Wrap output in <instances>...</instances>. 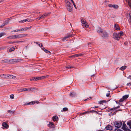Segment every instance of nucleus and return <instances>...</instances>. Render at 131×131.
I'll list each match as a JSON object with an SVG mask.
<instances>
[{
	"label": "nucleus",
	"instance_id": "nucleus-1",
	"mask_svg": "<svg viewBox=\"0 0 131 131\" xmlns=\"http://www.w3.org/2000/svg\"><path fill=\"white\" fill-rule=\"evenodd\" d=\"M25 35L24 34H19L17 35H13L9 37V38L14 39H18L24 37Z\"/></svg>",
	"mask_w": 131,
	"mask_h": 131
},
{
	"label": "nucleus",
	"instance_id": "nucleus-2",
	"mask_svg": "<svg viewBox=\"0 0 131 131\" xmlns=\"http://www.w3.org/2000/svg\"><path fill=\"white\" fill-rule=\"evenodd\" d=\"M66 4L65 6H66L68 10L70 12H72L73 11V5L72 4L70 3L68 1H66Z\"/></svg>",
	"mask_w": 131,
	"mask_h": 131
},
{
	"label": "nucleus",
	"instance_id": "nucleus-3",
	"mask_svg": "<svg viewBox=\"0 0 131 131\" xmlns=\"http://www.w3.org/2000/svg\"><path fill=\"white\" fill-rule=\"evenodd\" d=\"M81 22L82 23V26L83 28H84L85 27L87 28L89 27V25H88L87 22L84 19H81Z\"/></svg>",
	"mask_w": 131,
	"mask_h": 131
},
{
	"label": "nucleus",
	"instance_id": "nucleus-4",
	"mask_svg": "<svg viewBox=\"0 0 131 131\" xmlns=\"http://www.w3.org/2000/svg\"><path fill=\"white\" fill-rule=\"evenodd\" d=\"M114 124L115 127L119 128L121 126L122 123L121 122H115Z\"/></svg>",
	"mask_w": 131,
	"mask_h": 131
},
{
	"label": "nucleus",
	"instance_id": "nucleus-5",
	"mask_svg": "<svg viewBox=\"0 0 131 131\" xmlns=\"http://www.w3.org/2000/svg\"><path fill=\"white\" fill-rule=\"evenodd\" d=\"M113 38L116 40H119L120 39V36L117 33H115L113 34Z\"/></svg>",
	"mask_w": 131,
	"mask_h": 131
},
{
	"label": "nucleus",
	"instance_id": "nucleus-6",
	"mask_svg": "<svg viewBox=\"0 0 131 131\" xmlns=\"http://www.w3.org/2000/svg\"><path fill=\"white\" fill-rule=\"evenodd\" d=\"M73 36L72 34H70L68 35L67 36L63 38L62 39V40L63 41H64L65 40H68V39L70 37Z\"/></svg>",
	"mask_w": 131,
	"mask_h": 131
},
{
	"label": "nucleus",
	"instance_id": "nucleus-7",
	"mask_svg": "<svg viewBox=\"0 0 131 131\" xmlns=\"http://www.w3.org/2000/svg\"><path fill=\"white\" fill-rule=\"evenodd\" d=\"M108 6L110 7H112L114 9H117L118 7V6L117 5H112L111 4H109Z\"/></svg>",
	"mask_w": 131,
	"mask_h": 131
},
{
	"label": "nucleus",
	"instance_id": "nucleus-8",
	"mask_svg": "<svg viewBox=\"0 0 131 131\" xmlns=\"http://www.w3.org/2000/svg\"><path fill=\"white\" fill-rule=\"evenodd\" d=\"M33 89L31 88H24L21 90V91H28L33 90Z\"/></svg>",
	"mask_w": 131,
	"mask_h": 131
},
{
	"label": "nucleus",
	"instance_id": "nucleus-9",
	"mask_svg": "<svg viewBox=\"0 0 131 131\" xmlns=\"http://www.w3.org/2000/svg\"><path fill=\"white\" fill-rule=\"evenodd\" d=\"M103 35L102 36L104 38H107L108 36V35L105 31H103L102 32Z\"/></svg>",
	"mask_w": 131,
	"mask_h": 131
},
{
	"label": "nucleus",
	"instance_id": "nucleus-10",
	"mask_svg": "<svg viewBox=\"0 0 131 131\" xmlns=\"http://www.w3.org/2000/svg\"><path fill=\"white\" fill-rule=\"evenodd\" d=\"M105 129L111 131L112 130L113 127L110 125H108L106 127Z\"/></svg>",
	"mask_w": 131,
	"mask_h": 131
},
{
	"label": "nucleus",
	"instance_id": "nucleus-11",
	"mask_svg": "<svg viewBox=\"0 0 131 131\" xmlns=\"http://www.w3.org/2000/svg\"><path fill=\"white\" fill-rule=\"evenodd\" d=\"M32 27V26H31L28 27H26L24 28H22V31H26L28 30H29Z\"/></svg>",
	"mask_w": 131,
	"mask_h": 131
},
{
	"label": "nucleus",
	"instance_id": "nucleus-12",
	"mask_svg": "<svg viewBox=\"0 0 131 131\" xmlns=\"http://www.w3.org/2000/svg\"><path fill=\"white\" fill-rule=\"evenodd\" d=\"M48 125L50 128H54V125L53 123H50Z\"/></svg>",
	"mask_w": 131,
	"mask_h": 131
},
{
	"label": "nucleus",
	"instance_id": "nucleus-13",
	"mask_svg": "<svg viewBox=\"0 0 131 131\" xmlns=\"http://www.w3.org/2000/svg\"><path fill=\"white\" fill-rule=\"evenodd\" d=\"M114 28L116 30H120V28L118 26L117 24H115L114 25Z\"/></svg>",
	"mask_w": 131,
	"mask_h": 131
},
{
	"label": "nucleus",
	"instance_id": "nucleus-14",
	"mask_svg": "<svg viewBox=\"0 0 131 131\" xmlns=\"http://www.w3.org/2000/svg\"><path fill=\"white\" fill-rule=\"evenodd\" d=\"M52 119L55 122L56 121H57L58 119V117L56 116H54L53 117Z\"/></svg>",
	"mask_w": 131,
	"mask_h": 131
},
{
	"label": "nucleus",
	"instance_id": "nucleus-15",
	"mask_svg": "<svg viewBox=\"0 0 131 131\" xmlns=\"http://www.w3.org/2000/svg\"><path fill=\"white\" fill-rule=\"evenodd\" d=\"M103 31L102 30L100 27L98 28L97 30V32L98 33H102Z\"/></svg>",
	"mask_w": 131,
	"mask_h": 131
},
{
	"label": "nucleus",
	"instance_id": "nucleus-16",
	"mask_svg": "<svg viewBox=\"0 0 131 131\" xmlns=\"http://www.w3.org/2000/svg\"><path fill=\"white\" fill-rule=\"evenodd\" d=\"M8 22L7 21H5L4 22V23L1 26H0V28H2L3 26H5V25L7 24Z\"/></svg>",
	"mask_w": 131,
	"mask_h": 131
},
{
	"label": "nucleus",
	"instance_id": "nucleus-17",
	"mask_svg": "<svg viewBox=\"0 0 131 131\" xmlns=\"http://www.w3.org/2000/svg\"><path fill=\"white\" fill-rule=\"evenodd\" d=\"M8 77L7 74H3L1 75V77L3 78H6Z\"/></svg>",
	"mask_w": 131,
	"mask_h": 131
},
{
	"label": "nucleus",
	"instance_id": "nucleus-18",
	"mask_svg": "<svg viewBox=\"0 0 131 131\" xmlns=\"http://www.w3.org/2000/svg\"><path fill=\"white\" fill-rule=\"evenodd\" d=\"M76 95V94L74 92H71L70 94V96H71V97H74Z\"/></svg>",
	"mask_w": 131,
	"mask_h": 131
},
{
	"label": "nucleus",
	"instance_id": "nucleus-19",
	"mask_svg": "<svg viewBox=\"0 0 131 131\" xmlns=\"http://www.w3.org/2000/svg\"><path fill=\"white\" fill-rule=\"evenodd\" d=\"M49 77V76L48 75H47L46 76H42L41 77H39V80H42L43 79L45 78H48Z\"/></svg>",
	"mask_w": 131,
	"mask_h": 131
},
{
	"label": "nucleus",
	"instance_id": "nucleus-20",
	"mask_svg": "<svg viewBox=\"0 0 131 131\" xmlns=\"http://www.w3.org/2000/svg\"><path fill=\"white\" fill-rule=\"evenodd\" d=\"M17 62V61L16 59H10L9 60V62L10 63H14Z\"/></svg>",
	"mask_w": 131,
	"mask_h": 131
},
{
	"label": "nucleus",
	"instance_id": "nucleus-21",
	"mask_svg": "<svg viewBox=\"0 0 131 131\" xmlns=\"http://www.w3.org/2000/svg\"><path fill=\"white\" fill-rule=\"evenodd\" d=\"M2 125L3 127L6 128H7L8 127V125L5 122L3 123Z\"/></svg>",
	"mask_w": 131,
	"mask_h": 131
},
{
	"label": "nucleus",
	"instance_id": "nucleus-22",
	"mask_svg": "<svg viewBox=\"0 0 131 131\" xmlns=\"http://www.w3.org/2000/svg\"><path fill=\"white\" fill-rule=\"evenodd\" d=\"M127 128V127L126 125L124 123H123L122 129L123 130H124L125 129H126V128Z\"/></svg>",
	"mask_w": 131,
	"mask_h": 131
},
{
	"label": "nucleus",
	"instance_id": "nucleus-23",
	"mask_svg": "<svg viewBox=\"0 0 131 131\" xmlns=\"http://www.w3.org/2000/svg\"><path fill=\"white\" fill-rule=\"evenodd\" d=\"M126 68L127 66H123L120 68V70L123 71L126 69Z\"/></svg>",
	"mask_w": 131,
	"mask_h": 131
},
{
	"label": "nucleus",
	"instance_id": "nucleus-24",
	"mask_svg": "<svg viewBox=\"0 0 131 131\" xmlns=\"http://www.w3.org/2000/svg\"><path fill=\"white\" fill-rule=\"evenodd\" d=\"M37 102V101H34L31 102L27 104V105H30L32 104H33L35 103H36Z\"/></svg>",
	"mask_w": 131,
	"mask_h": 131
},
{
	"label": "nucleus",
	"instance_id": "nucleus-25",
	"mask_svg": "<svg viewBox=\"0 0 131 131\" xmlns=\"http://www.w3.org/2000/svg\"><path fill=\"white\" fill-rule=\"evenodd\" d=\"M14 112V111H11L9 110V115L10 114L9 116H11L12 114H13Z\"/></svg>",
	"mask_w": 131,
	"mask_h": 131
},
{
	"label": "nucleus",
	"instance_id": "nucleus-26",
	"mask_svg": "<svg viewBox=\"0 0 131 131\" xmlns=\"http://www.w3.org/2000/svg\"><path fill=\"white\" fill-rule=\"evenodd\" d=\"M91 112H92V111H89L85 112H84L83 113H80V115H83V114H86V113L89 114L90 113H91Z\"/></svg>",
	"mask_w": 131,
	"mask_h": 131
},
{
	"label": "nucleus",
	"instance_id": "nucleus-27",
	"mask_svg": "<svg viewBox=\"0 0 131 131\" xmlns=\"http://www.w3.org/2000/svg\"><path fill=\"white\" fill-rule=\"evenodd\" d=\"M128 95H125L123 96L122 97V98L124 99V100H125V99H127L128 97Z\"/></svg>",
	"mask_w": 131,
	"mask_h": 131
},
{
	"label": "nucleus",
	"instance_id": "nucleus-28",
	"mask_svg": "<svg viewBox=\"0 0 131 131\" xmlns=\"http://www.w3.org/2000/svg\"><path fill=\"white\" fill-rule=\"evenodd\" d=\"M23 42V41H13V42L9 41V43H16L18 42Z\"/></svg>",
	"mask_w": 131,
	"mask_h": 131
},
{
	"label": "nucleus",
	"instance_id": "nucleus-29",
	"mask_svg": "<svg viewBox=\"0 0 131 131\" xmlns=\"http://www.w3.org/2000/svg\"><path fill=\"white\" fill-rule=\"evenodd\" d=\"M15 48L14 47H12L11 48H10V49L9 50V52H12L15 50Z\"/></svg>",
	"mask_w": 131,
	"mask_h": 131
},
{
	"label": "nucleus",
	"instance_id": "nucleus-30",
	"mask_svg": "<svg viewBox=\"0 0 131 131\" xmlns=\"http://www.w3.org/2000/svg\"><path fill=\"white\" fill-rule=\"evenodd\" d=\"M106 101L103 100H102V101H100L99 102V103L100 104H102V103H106Z\"/></svg>",
	"mask_w": 131,
	"mask_h": 131
},
{
	"label": "nucleus",
	"instance_id": "nucleus-31",
	"mask_svg": "<svg viewBox=\"0 0 131 131\" xmlns=\"http://www.w3.org/2000/svg\"><path fill=\"white\" fill-rule=\"evenodd\" d=\"M15 78L16 77L13 76V75H9V78L10 79H15Z\"/></svg>",
	"mask_w": 131,
	"mask_h": 131
},
{
	"label": "nucleus",
	"instance_id": "nucleus-32",
	"mask_svg": "<svg viewBox=\"0 0 131 131\" xmlns=\"http://www.w3.org/2000/svg\"><path fill=\"white\" fill-rule=\"evenodd\" d=\"M42 50L46 52V53H48V52H50L49 51H48L45 48H43L42 49Z\"/></svg>",
	"mask_w": 131,
	"mask_h": 131
},
{
	"label": "nucleus",
	"instance_id": "nucleus-33",
	"mask_svg": "<svg viewBox=\"0 0 131 131\" xmlns=\"http://www.w3.org/2000/svg\"><path fill=\"white\" fill-rule=\"evenodd\" d=\"M28 21V22L29 21H28V20L27 19H25L24 20H21V21H19V23H24V22H26L27 21Z\"/></svg>",
	"mask_w": 131,
	"mask_h": 131
},
{
	"label": "nucleus",
	"instance_id": "nucleus-34",
	"mask_svg": "<svg viewBox=\"0 0 131 131\" xmlns=\"http://www.w3.org/2000/svg\"><path fill=\"white\" fill-rule=\"evenodd\" d=\"M78 54H75L74 55L72 56H71V57H72V58H75L76 57H78Z\"/></svg>",
	"mask_w": 131,
	"mask_h": 131
},
{
	"label": "nucleus",
	"instance_id": "nucleus-35",
	"mask_svg": "<svg viewBox=\"0 0 131 131\" xmlns=\"http://www.w3.org/2000/svg\"><path fill=\"white\" fill-rule=\"evenodd\" d=\"M14 95L12 94L10 95V97L11 99H14Z\"/></svg>",
	"mask_w": 131,
	"mask_h": 131
},
{
	"label": "nucleus",
	"instance_id": "nucleus-36",
	"mask_svg": "<svg viewBox=\"0 0 131 131\" xmlns=\"http://www.w3.org/2000/svg\"><path fill=\"white\" fill-rule=\"evenodd\" d=\"M127 124L129 125V127L131 126V121H128L127 122Z\"/></svg>",
	"mask_w": 131,
	"mask_h": 131
},
{
	"label": "nucleus",
	"instance_id": "nucleus-37",
	"mask_svg": "<svg viewBox=\"0 0 131 131\" xmlns=\"http://www.w3.org/2000/svg\"><path fill=\"white\" fill-rule=\"evenodd\" d=\"M5 35V34L4 32H1L0 33V38L4 36Z\"/></svg>",
	"mask_w": 131,
	"mask_h": 131
},
{
	"label": "nucleus",
	"instance_id": "nucleus-38",
	"mask_svg": "<svg viewBox=\"0 0 131 131\" xmlns=\"http://www.w3.org/2000/svg\"><path fill=\"white\" fill-rule=\"evenodd\" d=\"M118 34L119 35V36H120V37H121V36L123 34V32L121 31L120 33H118Z\"/></svg>",
	"mask_w": 131,
	"mask_h": 131
},
{
	"label": "nucleus",
	"instance_id": "nucleus-39",
	"mask_svg": "<svg viewBox=\"0 0 131 131\" xmlns=\"http://www.w3.org/2000/svg\"><path fill=\"white\" fill-rule=\"evenodd\" d=\"M68 108L67 107L63 108V110L64 111H67L68 110Z\"/></svg>",
	"mask_w": 131,
	"mask_h": 131
},
{
	"label": "nucleus",
	"instance_id": "nucleus-40",
	"mask_svg": "<svg viewBox=\"0 0 131 131\" xmlns=\"http://www.w3.org/2000/svg\"><path fill=\"white\" fill-rule=\"evenodd\" d=\"M108 93H107L106 94V96L107 97L109 96H110V91H108Z\"/></svg>",
	"mask_w": 131,
	"mask_h": 131
},
{
	"label": "nucleus",
	"instance_id": "nucleus-41",
	"mask_svg": "<svg viewBox=\"0 0 131 131\" xmlns=\"http://www.w3.org/2000/svg\"><path fill=\"white\" fill-rule=\"evenodd\" d=\"M49 14V13H45L43 15L44 17H45V18L48 16Z\"/></svg>",
	"mask_w": 131,
	"mask_h": 131
},
{
	"label": "nucleus",
	"instance_id": "nucleus-42",
	"mask_svg": "<svg viewBox=\"0 0 131 131\" xmlns=\"http://www.w3.org/2000/svg\"><path fill=\"white\" fill-rule=\"evenodd\" d=\"M124 100L123 99V98L122 97V98H121L119 100V102H123L124 101Z\"/></svg>",
	"mask_w": 131,
	"mask_h": 131
},
{
	"label": "nucleus",
	"instance_id": "nucleus-43",
	"mask_svg": "<svg viewBox=\"0 0 131 131\" xmlns=\"http://www.w3.org/2000/svg\"><path fill=\"white\" fill-rule=\"evenodd\" d=\"M73 68V67H72V66H68L67 67H66V68H68V69H70V68Z\"/></svg>",
	"mask_w": 131,
	"mask_h": 131
},
{
	"label": "nucleus",
	"instance_id": "nucleus-44",
	"mask_svg": "<svg viewBox=\"0 0 131 131\" xmlns=\"http://www.w3.org/2000/svg\"><path fill=\"white\" fill-rule=\"evenodd\" d=\"M35 77L32 78L31 79H30L31 81H35Z\"/></svg>",
	"mask_w": 131,
	"mask_h": 131
},
{
	"label": "nucleus",
	"instance_id": "nucleus-45",
	"mask_svg": "<svg viewBox=\"0 0 131 131\" xmlns=\"http://www.w3.org/2000/svg\"><path fill=\"white\" fill-rule=\"evenodd\" d=\"M35 81H36L38 80H39V77H35Z\"/></svg>",
	"mask_w": 131,
	"mask_h": 131
},
{
	"label": "nucleus",
	"instance_id": "nucleus-46",
	"mask_svg": "<svg viewBox=\"0 0 131 131\" xmlns=\"http://www.w3.org/2000/svg\"><path fill=\"white\" fill-rule=\"evenodd\" d=\"M114 110V108H111V109H110L109 110H108V112H110L111 111H112V110Z\"/></svg>",
	"mask_w": 131,
	"mask_h": 131
},
{
	"label": "nucleus",
	"instance_id": "nucleus-47",
	"mask_svg": "<svg viewBox=\"0 0 131 131\" xmlns=\"http://www.w3.org/2000/svg\"><path fill=\"white\" fill-rule=\"evenodd\" d=\"M114 130L115 131H121V130L118 128L115 129Z\"/></svg>",
	"mask_w": 131,
	"mask_h": 131
},
{
	"label": "nucleus",
	"instance_id": "nucleus-48",
	"mask_svg": "<svg viewBox=\"0 0 131 131\" xmlns=\"http://www.w3.org/2000/svg\"><path fill=\"white\" fill-rule=\"evenodd\" d=\"M125 131H131L129 129H128L127 128H126V129L124 130Z\"/></svg>",
	"mask_w": 131,
	"mask_h": 131
},
{
	"label": "nucleus",
	"instance_id": "nucleus-49",
	"mask_svg": "<svg viewBox=\"0 0 131 131\" xmlns=\"http://www.w3.org/2000/svg\"><path fill=\"white\" fill-rule=\"evenodd\" d=\"M127 86H130L131 85V83L130 82L128 83L127 84Z\"/></svg>",
	"mask_w": 131,
	"mask_h": 131
},
{
	"label": "nucleus",
	"instance_id": "nucleus-50",
	"mask_svg": "<svg viewBox=\"0 0 131 131\" xmlns=\"http://www.w3.org/2000/svg\"><path fill=\"white\" fill-rule=\"evenodd\" d=\"M17 31H18V32L22 31V28L19 29L18 30H17Z\"/></svg>",
	"mask_w": 131,
	"mask_h": 131
},
{
	"label": "nucleus",
	"instance_id": "nucleus-51",
	"mask_svg": "<svg viewBox=\"0 0 131 131\" xmlns=\"http://www.w3.org/2000/svg\"><path fill=\"white\" fill-rule=\"evenodd\" d=\"M38 45L40 47H42L43 46L42 45V43H40L39 44H38Z\"/></svg>",
	"mask_w": 131,
	"mask_h": 131
},
{
	"label": "nucleus",
	"instance_id": "nucleus-52",
	"mask_svg": "<svg viewBox=\"0 0 131 131\" xmlns=\"http://www.w3.org/2000/svg\"><path fill=\"white\" fill-rule=\"evenodd\" d=\"M44 18H45V17L43 15L40 17V18H41V19Z\"/></svg>",
	"mask_w": 131,
	"mask_h": 131
},
{
	"label": "nucleus",
	"instance_id": "nucleus-53",
	"mask_svg": "<svg viewBox=\"0 0 131 131\" xmlns=\"http://www.w3.org/2000/svg\"><path fill=\"white\" fill-rule=\"evenodd\" d=\"M78 54V57L80 56H81L82 55V54L81 53Z\"/></svg>",
	"mask_w": 131,
	"mask_h": 131
},
{
	"label": "nucleus",
	"instance_id": "nucleus-54",
	"mask_svg": "<svg viewBox=\"0 0 131 131\" xmlns=\"http://www.w3.org/2000/svg\"><path fill=\"white\" fill-rule=\"evenodd\" d=\"M12 32H18L17 30H14Z\"/></svg>",
	"mask_w": 131,
	"mask_h": 131
},
{
	"label": "nucleus",
	"instance_id": "nucleus-55",
	"mask_svg": "<svg viewBox=\"0 0 131 131\" xmlns=\"http://www.w3.org/2000/svg\"><path fill=\"white\" fill-rule=\"evenodd\" d=\"M89 98H90V99H91V97H89V98H88L87 99H85V100H84V101H86L89 100Z\"/></svg>",
	"mask_w": 131,
	"mask_h": 131
},
{
	"label": "nucleus",
	"instance_id": "nucleus-56",
	"mask_svg": "<svg viewBox=\"0 0 131 131\" xmlns=\"http://www.w3.org/2000/svg\"><path fill=\"white\" fill-rule=\"evenodd\" d=\"M98 106H94V107H93L94 108H98Z\"/></svg>",
	"mask_w": 131,
	"mask_h": 131
},
{
	"label": "nucleus",
	"instance_id": "nucleus-57",
	"mask_svg": "<svg viewBox=\"0 0 131 131\" xmlns=\"http://www.w3.org/2000/svg\"><path fill=\"white\" fill-rule=\"evenodd\" d=\"M5 0H0V3L3 2Z\"/></svg>",
	"mask_w": 131,
	"mask_h": 131
},
{
	"label": "nucleus",
	"instance_id": "nucleus-58",
	"mask_svg": "<svg viewBox=\"0 0 131 131\" xmlns=\"http://www.w3.org/2000/svg\"><path fill=\"white\" fill-rule=\"evenodd\" d=\"M1 50H4V49L2 47H0V51Z\"/></svg>",
	"mask_w": 131,
	"mask_h": 131
},
{
	"label": "nucleus",
	"instance_id": "nucleus-59",
	"mask_svg": "<svg viewBox=\"0 0 131 131\" xmlns=\"http://www.w3.org/2000/svg\"><path fill=\"white\" fill-rule=\"evenodd\" d=\"M128 5H129V6H130L131 5V4L130 2H128Z\"/></svg>",
	"mask_w": 131,
	"mask_h": 131
},
{
	"label": "nucleus",
	"instance_id": "nucleus-60",
	"mask_svg": "<svg viewBox=\"0 0 131 131\" xmlns=\"http://www.w3.org/2000/svg\"><path fill=\"white\" fill-rule=\"evenodd\" d=\"M91 111H92L91 112H97L96 111H94L93 110H92Z\"/></svg>",
	"mask_w": 131,
	"mask_h": 131
},
{
	"label": "nucleus",
	"instance_id": "nucleus-61",
	"mask_svg": "<svg viewBox=\"0 0 131 131\" xmlns=\"http://www.w3.org/2000/svg\"><path fill=\"white\" fill-rule=\"evenodd\" d=\"M74 7L76 8V9H77V7H76V5H74Z\"/></svg>",
	"mask_w": 131,
	"mask_h": 131
},
{
	"label": "nucleus",
	"instance_id": "nucleus-62",
	"mask_svg": "<svg viewBox=\"0 0 131 131\" xmlns=\"http://www.w3.org/2000/svg\"><path fill=\"white\" fill-rule=\"evenodd\" d=\"M72 3L73 5H75V3L73 1H72Z\"/></svg>",
	"mask_w": 131,
	"mask_h": 131
},
{
	"label": "nucleus",
	"instance_id": "nucleus-63",
	"mask_svg": "<svg viewBox=\"0 0 131 131\" xmlns=\"http://www.w3.org/2000/svg\"><path fill=\"white\" fill-rule=\"evenodd\" d=\"M72 3L73 5H75V3L73 1H72Z\"/></svg>",
	"mask_w": 131,
	"mask_h": 131
},
{
	"label": "nucleus",
	"instance_id": "nucleus-64",
	"mask_svg": "<svg viewBox=\"0 0 131 131\" xmlns=\"http://www.w3.org/2000/svg\"><path fill=\"white\" fill-rule=\"evenodd\" d=\"M127 43L126 42H125L124 43V45H127Z\"/></svg>",
	"mask_w": 131,
	"mask_h": 131
}]
</instances>
